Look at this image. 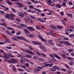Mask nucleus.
Here are the masks:
<instances>
[{"instance_id":"58","label":"nucleus","mask_w":74,"mask_h":74,"mask_svg":"<svg viewBox=\"0 0 74 74\" xmlns=\"http://www.w3.org/2000/svg\"><path fill=\"white\" fill-rule=\"evenodd\" d=\"M63 39L64 40H69V38H66L65 37H64L63 38Z\"/></svg>"},{"instance_id":"4","label":"nucleus","mask_w":74,"mask_h":74,"mask_svg":"<svg viewBox=\"0 0 74 74\" xmlns=\"http://www.w3.org/2000/svg\"><path fill=\"white\" fill-rule=\"evenodd\" d=\"M5 16H6L7 18L9 19H10V20H12V21H14V20H15V18H14L9 16H8V14L6 13H5Z\"/></svg>"},{"instance_id":"17","label":"nucleus","mask_w":74,"mask_h":74,"mask_svg":"<svg viewBox=\"0 0 74 74\" xmlns=\"http://www.w3.org/2000/svg\"><path fill=\"white\" fill-rule=\"evenodd\" d=\"M24 57H25L26 58H32V56H31L29 54L25 55L24 56Z\"/></svg>"},{"instance_id":"7","label":"nucleus","mask_w":74,"mask_h":74,"mask_svg":"<svg viewBox=\"0 0 74 74\" xmlns=\"http://www.w3.org/2000/svg\"><path fill=\"white\" fill-rule=\"evenodd\" d=\"M32 43L34 44V45H37V44H39L40 45H42V44L41 43L35 41H32Z\"/></svg>"},{"instance_id":"24","label":"nucleus","mask_w":74,"mask_h":74,"mask_svg":"<svg viewBox=\"0 0 74 74\" xmlns=\"http://www.w3.org/2000/svg\"><path fill=\"white\" fill-rule=\"evenodd\" d=\"M19 61H20L21 63H25V61L24 60H22V59H20L19 60Z\"/></svg>"},{"instance_id":"50","label":"nucleus","mask_w":74,"mask_h":74,"mask_svg":"<svg viewBox=\"0 0 74 74\" xmlns=\"http://www.w3.org/2000/svg\"><path fill=\"white\" fill-rule=\"evenodd\" d=\"M21 34V32L19 31L16 32V34L17 35H20Z\"/></svg>"},{"instance_id":"40","label":"nucleus","mask_w":74,"mask_h":74,"mask_svg":"<svg viewBox=\"0 0 74 74\" xmlns=\"http://www.w3.org/2000/svg\"><path fill=\"white\" fill-rule=\"evenodd\" d=\"M61 70L62 71H64V72H66V69H64L63 68H61Z\"/></svg>"},{"instance_id":"36","label":"nucleus","mask_w":74,"mask_h":74,"mask_svg":"<svg viewBox=\"0 0 74 74\" xmlns=\"http://www.w3.org/2000/svg\"><path fill=\"white\" fill-rule=\"evenodd\" d=\"M41 55H42V56H43V57H47V56L45 55V54L43 53H41Z\"/></svg>"},{"instance_id":"6","label":"nucleus","mask_w":74,"mask_h":74,"mask_svg":"<svg viewBox=\"0 0 74 74\" xmlns=\"http://www.w3.org/2000/svg\"><path fill=\"white\" fill-rule=\"evenodd\" d=\"M17 14L18 16H21V17H24V16H25L24 14L22 12H18L17 13Z\"/></svg>"},{"instance_id":"52","label":"nucleus","mask_w":74,"mask_h":74,"mask_svg":"<svg viewBox=\"0 0 74 74\" xmlns=\"http://www.w3.org/2000/svg\"><path fill=\"white\" fill-rule=\"evenodd\" d=\"M18 71H25L22 69H18Z\"/></svg>"},{"instance_id":"16","label":"nucleus","mask_w":74,"mask_h":74,"mask_svg":"<svg viewBox=\"0 0 74 74\" xmlns=\"http://www.w3.org/2000/svg\"><path fill=\"white\" fill-rule=\"evenodd\" d=\"M11 62L12 63H17V61L13 59H11Z\"/></svg>"},{"instance_id":"20","label":"nucleus","mask_w":74,"mask_h":74,"mask_svg":"<svg viewBox=\"0 0 74 74\" xmlns=\"http://www.w3.org/2000/svg\"><path fill=\"white\" fill-rule=\"evenodd\" d=\"M52 2V1L51 0H47V3L48 5H50V4H51Z\"/></svg>"},{"instance_id":"10","label":"nucleus","mask_w":74,"mask_h":74,"mask_svg":"<svg viewBox=\"0 0 74 74\" xmlns=\"http://www.w3.org/2000/svg\"><path fill=\"white\" fill-rule=\"evenodd\" d=\"M49 27L51 28L52 30H56V27L54 26L53 25H49Z\"/></svg>"},{"instance_id":"9","label":"nucleus","mask_w":74,"mask_h":74,"mask_svg":"<svg viewBox=\"0 0 74 74\" xmlns=\"http://www.w3.org/2000/svg\"><path fill=\"white\" fill-rule=\"evenodd\" d=\"M2 56L4 59H9V57L7 56V54L5 53Z\"/></svg>"},{"instance_id":"55","label":"nucleus","mask_w":74,"mask_h":74,"mask_svg":"<svg viewBox=\"0 0 74 74\" xmlns=\"http://www.w3.org/2000/svg\"><path fill=\"white\" fill-rule=\"evenodd\" d=\"M61 21L63 25H66V23H65V22L63 20H62Z\"/></svg>"},{"instance_id":"2","label":"nucleus","mask_w":74,"mask_h":74,"mask_svg":"<svg viewBox=\"0 0 74 74\" xmlns=\"http://www.w3.org/2000/svg\"><path fill=\"white\" fill-rule=\"evenodd\" d=\"M23 30L24 31V33L25 34H26V36L27 37H29V35H30V32L29 31V30L26 28L24 29Z\"/></svg>"},{"instance_id":"42","label":"nucleus","mask_w":74,"mask_h":74,"mask_svg":"<svg viewBox=\"0 0 74 74\" xmlns=\"http://www.w3.org/2000/svg\"><path fill=\"white\" fill-rule=\"evenodd\" d=\"M12 11L13 12H16V11L14 8H12Z\"/></svg>"},{"instance_id":"27","label":"nucleus","mask_w":74,"mask_h":74,"mask_svg":"<svg viewBox=\"0 0 74 74\" xmlns=\"http://www.w3.org/2000/svg\"><path fill=\"white\" fill-rule=\"evenodd\" d=\"M29 16L31 18H32V19H36V17H35V16H32V15H30Z\"/></svg>"},{"instance_id":"37","label":"nucleus","mask_w":74,"mask_h":74,"mask_svg":"<svg viewBox=\"0 0 74 74\" xmlns=\"http://www.w3.org/2000/svg\"><path fill=\"white\" fill-rule=\"evenodd\" d=\"M20 66L22 68H23V69H26V67L25 66L22 65H20Z\"/></svg>"},{"instance_id":"54","label":"nucleus","mask_w":74,"mask_h":74,"mask_svg":"<svg viewBox=\"0 0 74 74\" xmlns=\"http://www.w3.org/2000/svg\"><path fill=\"white\" fill-rule=\"evenodd\" d=\"M38 37L41 39L42 38V36H41L40 34L38 35Z\"/></svg>"},{"instance_id":"18","label":"nucleus","mask_w":74,"mask_h":74,"mask_svg":"<svg viewBox=\"0 0 74 74\" xmlns=\"http://www.w3.org/2000/svg\"><path fill=\"white\" fill-rule=\"evenodd\" d=\"M62 5L59 4H56V5L55 6L56 7H57V8H60L62 7Z\"/></svg>"},{"instance_id":"57","label":"nucleus","mask_w":74,"mask_h":74,"mask_svg":"<svg viewBox=\"0 0 74 74\" xmlns=\"http://www.w3.org/2000/svg\"><path fill=\"white\" fill-rule=\"evenodd\" d=\"M57 27L58 29H62V27L61 26H60L59 25L57 26Z\"/></svg>"},{"instance_id":"41","label":"nucleus","mask_w":74,"mask_h":74,"mask_svg":"<svg viewBox=\"0 0 74 74\" xmlns=\"http://www.w3.org/2000/svg\"><path fill=\"white\" fill-rule=\"evenodd\" d=\"M6 48H7V49H12V48L10 46L6 47Z\"/></svg>"},{"instance_id":"63","label":"nucleus","mask_w":74,"mask_h":74,"mask_svg":"<svg viewBox=\"0 0 74 74\" xmlns=\"http://www.w3.org/2000/svg\"><path fill=\"white\" fill-rule=\"evenodd\" d=\"M69 36L70 37H74V34H70L69 35Z\"/></svg>"},{"instance_id":"3","label":"nucleus","mask_w":74,"mask_h":74,"mask_svg":"<svg viewBox=\"0 0 74 74\" xmlns=\"http://www.w3.org/2000/svg\"><path fill=\"white\" fill-rule=\"evenodd\" d=\"M25 52H27V53H29L31 55H35V53L34 52H33L32 51L27 49L26 50H25Z\"/></svg>"},{"instance_id":"32","label":"nucleus","mask_w":74,"mask_h":74,"mask_svg":"<svg viewBox=\"0 0 74 74\" xmlns=\"http://www.w3.org/2000/svg\"><path fill=\"white\" fill-rule=\"evenodd\" d=\"M38 60H40V61H41V62L44 61V60L41 58H38Z\"/></svg>"},{"instance_id":"33","label":"nucleus","mask_w":74,"mask_h":74,"mask_svg":"<svg viewBox=\"0 0 74 74\" xmlns=\"http://www.w3.org/2000/svg\"><path fill=\"white\" fill-rule=\"evenodd\" d=\"M49 33H50V34H52V35H55V34H53V30H50V32H49Z\"/></svg>"},{"instance_id":"44","label":"nucleus","mask_w":74,"mask_h":74,"mask_svg":"<svg viewBox=\"0 0 74 74\" xmlns=\"http://www.w3.org/2000/svg\"><path fill=\"white\" fill-rule=\"evenodd\" d=\"M69 64L71 66H73V64H74V62H70L69 63Z\"/></svg>"},{"instance_id":"35","label":"nucleus","mask_w":74,"mask_h":74,"mask_svg":"<svg viewBox=\"0 0 74 74\" xmlns=\"http://www.w3.org/2000/svg\"><path fill=\"white\" fill-rule=\"evenodd\" d=\"M68 51L69 52H73V49H70L68 50Z\"/></svg>"},{"instance_id":"28","label":"nucleus","mask_w":74,"mask_h":74,"mask_svg":"<svg viewBox=\"0 0 74 74\" xmlns=\"http://www.w3.org/2000/svg\"><path fill=\"white\" fill-rule=\"evenodd\" d=\"M67 59L69 60H73L74 59V58H72L70 57H68Z\"/></svg>"},{"instance_id":"38","label":"nucleus","mask_w":74,"mask_h":74,"mask_svg":"<svg viewBox=\"0 0 74 74\" xmlns=\"http://www.w3.org/2000/svg\"><path fill=\"white\" fill-rule=\"evenodd\" d=\"M29 7L31 8H33L34 9V8H34V7L33 5H29Z\"/></svg>"},{"instance_id":"8","label":"nucleus","mask_w":74,"mask_h":74,"mask_svg":"<svg viewBox=\"0 0 74 74\" xmlns=\"http://www.w3.org/2000/svg\"><path fill=\"white\" fill-rule=\"evenodd\" d=\"M27 28L28 30L30 31H34V30H35V29L32 27H27Z\"/></svg>"},{"instance_id":"5","label":"nucleus","mask_w":74,"mask_h":74,"mask_svg":"<svg viewBox=\"0 0 74 74\" xmlns=\"http://www.w3.org/2000/svg\"><path fill=\"white\" fill-rule=\"evenodd\" d=\"M16 37H17V38H19V39H22V40H24V41H26V42H28V41L25 38H24L22 37L21 36H16Z\"/></svg>"},{"instance_id":"61","label":"nucleus","mask_w":74,"mask_h":74,"mask_svg":"<svg viewBox=\"0 0 74 74\" xmlns=\"http://www.w3.org/2000/svg\"><path fill=\"white\" fill-rule=\"evenodd\" d=\"M37 69H40V70L42 69V67H41L37 66Z\"/></svg>"},{"instance_id":"34","label":"nucleus","mask_w":74,"mask_h":74,"mask_svg":"<svg viewBox=\"0 0 74 74\" xmlns=\"http://www.w3.org/2000/svg\"><path fill=\"white\" fill-rule=\"evenodd\" d=\"M12 69L13 70H14V72H16V68L15 67H12Z\"/></svg>"},{"instance_id":"25","label":"nucleus","mask_w":74,"mask_h":74,"mask_svg":"<svg viewBox=\"0 0 74 74\" xmlns=\"http://www.w3.org/2000/svg\"><path fill=\"white\" fill-rule=\"evenodd\" d=\"M65 66L66 67V68L68 69H69V70H70V66H69V65L66 64H65Z\"/></svg>"},{"instance_id":"47","label":"nucleus","mask_w":74,"mask_h":74,"mask_svg":"<svg viewBox=\"0 0 74 74\" xmlns=\"http://www.w3.org/2000/svg\"><path fill=\"white\" fill-rule=\"evenodd\" d=\"M7 29L8 30H13V29L12 28L9 27H7Z\"/></svg>"},{"instance_id":"45","label":"nucleus","mask_w":74,"mask_h":74,"mask_svg":"<svg viewBox=\"0 0 74 74\" xmlns=\"http://www.w3.org/2000/svg\"><path fill=\"white\" fill-rule=\"evenodd\" d=\"M24 65L25 66H27V67H29V63H24Z\"/></svg>"},{"instance_id":"29","label":"nucleus","mask_w":74,"mask_h":74,"mask_svg":"<svg viewBox=\"0 0 74 74\" xmlns=\"http://www.w3.org/2000/svg\"><path fill=\"white\" fill-rule=\"evenodd\" d=\"M56 45L57 46H59L60 47H62L63 45H62L61 44H60L59 43H57L56 44Z\"/></svg>"},{"instance_id":"1","label":"nucleus","mask_w":74,"mask_h":74,"mask_svg":"<svg viewBox=\"0 0 74 74\" xmlns=\"http://www.w3.org/2000/svg\"><path fill=\"white\" fill-rule=\"evenodd\" d=\"M53 55H52V54L50 53L49 54L50 57L51 58H52L53 59H54V58H55V57L56 58H57V59H58L59 60H62V58L57 55L56 54L53 53Z\"/></svg>"},{"instance_id":"14","label":"nucleus","mask_w":74,"mask_h":74,"mask_svg":"<svg viewBox=\"0 0 74 74\" xmlns=\"http://www.w3.org/2000/svg\"><path fill=\"white\" fill-rule=\"evenodd\" d=\"M6 2L9 5H12V3L9 0H6Z\"/></svg>"},{"instance_id":"48","label":"nucleus","mask_w":74,"mask_h":74,"mask_svg":"<svg viewBox=\"0 0 74 74\" xmlns=\"http://www.w3.org/2000/svg\"><path fill=\"white\" fill-rule=\"evenodd\" d=\"M65 44H67V45H70V43L69 42L67 41H65L64 42Z\"/></svg>"},{"instance_id":"30","label":"nucleus","mask_w":74,"mask_h":74,"mask_svg":"<svg viewBox=\"0 0 74 74\" xmlns=\"http://www.w3.org/2000/svg\"><path fill=\"white\" fill-rule=\"evenodd\" d=\"M34 10H36V11H37L38 12H41V11L38 9H37L36 8H34Z\"/></svg>"},{"instance_id":"49","label":"nucleus","mask_w":74,"mask_h":74,"mask_svg":"<svg viewBox=\"0 0 74 74\" xmlns=\"http://www.w3.org/2000/svg\"><path fill=\"white\" fill-rule=\"evenodd\" d=\"M36 28L38 30H40V28L38 27V25L36 26Z\"/></svg>"},{"instance_id":"22","label":"nucleus","mask_w":74,"mask_h":74,"mask_svg":"<svg viewBox=\"0 0 74 74\" xmlns=\"http://www.w3.org/2000/svg\"><path fill=\"white\" fill-rule=\"evenodd\" d=\"M37 19L38 21L41 22H44V20H42L41 18H37Z\"/></svg>"},{"instance_id":"53","label":"nucleus","mask_w":74,"mask_h":74,"mask_svg":"<svg viewBox=\"0 0 74 74\" xmlns=\"http://www.w3.org/2000/svg\"><path fill=\"white\" fill-rule=\"evenodd\" d=\"M29 48L30 49V50H31V51H33V48L31 47H29Z\"/></svg>"},{"instance_id":"15","label":"nucleus","mask_w":74,"mask_h":74,"mask_svg":"<svg viewBox=\"0 0 74 74\" xmlns=\"http://www.w3.org/2000/svg\"><path fill=\"white\" fill-rule=\"evenodd\" d=\"M17 5H19V7L21 8L23 7L24 6L23 5H22L21 3L19 2H18L17 3Z\"/></svg>"},{"instance_id":"46","label":"nucleus","mask_w":74,"mask_h":74,"mask_svg":"<svg viewBox=\"0 0 74 74\" xmlns=\"http://www.w3.org/2000/svg\"><path fill=\"white\" fill-rule=\"evenodd\" d=\"M41 40L42 41H44V42H46V41H47V40H45V39H44V38H42H42H41Z\"/></svg>"},{"instance_id":"12","label":"nucleus","mask_w":74,"mask_h":74,"mask_svg":"<svg viewBox=\"0 0 74 74\" xmlns=\"http://www.w3.org/2000/svg\"><path fill=\"white\" fill-rule=\"evenodd\" d=\"M39 48H40V49H42L44 51H46V48H45V47H44L42 46H41L39 47Z\"/></svg>"},{"instance_id":"21","label":"nucleus","mask_w":74,"mask_h":74,"mask_svg":"<svg viewBox=\"0 0 74 74\" xmlns=\"http://www.w3.org/2000/svg\"><path fill=\"white\" fill-rule=\"evenodd\" d=\"M8 56H10V57H11L12 58L14 57V56L12 55V54H11V53H8Z\"/></svg>"},{"instance_id":"39","label":"nucleus","mask_w":74,"mask_h":74,"mask_svg":"<svg viewBox=\"0 0 74 74\" xmlns=\"http://www.w3.org/2000/svg\"><path fill=\"white\" fill-rule=\"evenodd\" d=\"M51 71H52L53 72L56 71V69H54V68H53L51 69Z\"/></svg>"},{"instance_id":"26","label":"nucleus","mask_w":74,"mask_h":74,"mask_svg":"<svg viewBox=\"0 0 74 74\" xmlns=\"http://www.w3.org/2000/svg\"><path fill=\"white\" fill-rule=\"evenodd\" d=\"M5 32H6V33L8 34L9 35L11 36H12V34H11V33H10V32L8 31H5Z\"/></svg>"},{"instance_id":"31","label":"nucleus","mask_w":74,"mask_h":74,"mask_svg":"<svg viewBox=\"0 0 74 74\" xmlns=\"http://www.w3.org/2000/svg\"><path fill=\"white\" fill-rule=\"evenodd\" d=\"M20 25L21 26H23V27H27V25H26L23 24H21Z\"/></svg>"},{"instance_id":"11","label":"nucleus","mask_w":74,"mask_h":74,"mask_svg":"<svg viewBox=\"0 0 74 74\" xmlns=\"http://www.w3.org/2000/svg\"><path fill=\"white\" fill-rule=\"evenodd\" d=\"M48 43L49 44L51 45H54L55 44L53 42V40H48Z\"/></svg>"},{"instance_id":"59","label":"nucleus","mask_w":74,"mask_h":74,"mask_svg":"<svg viewBox=\"0 0 74 74\" xmlns=\"http://www.w3.org/2000/svg\"><path fill=\"white\" fill-rule=\"evenodd\" d=\"M31 1L32 2L34 3H37V1H35V0H31Z\"/></svg>"},{"instance_id":"19","label":"nucleus","mask_w":74,"mask_h":74,"mask_svg":"<svg viewBox=\"0 0 74 74\" xmlns=\"http://www.w3.org/2000/svg\"><path fill=\"white\" fill-rule=\"evenodd\" d=\"M52 68H54V69H55L56 71V70L57 69H58V70L60 69V68L58 67V66H54L52 67Z\"/></svg>"},{"instance_id":"23","label":"nucleus","mask_w":74,"mask_h":74,"mask_svg":"<svg viewBox=\"0 0 74 74\" xmlns=\"http://www.w3.org/2000/svg\"><path fill=\"white\" fill-rule=\"evenodd\" d=\"M61 56H62V57L64 59H67V58H66V55H65V54H64L62 53L61 54Z\"/></svg>"},{"instance_id":"43","label":"nucleus","mask_w":74,"mask_h":74,"mask_svg":"<svg viewBox=\"0 0 74 74\" xmlns=\"http://www.w3.org/2000/svg\"><path fill=\"white\" fill-rule=\"evenodd\" d=\"M25 21H29L30 20V19L28 18H25Z\"/></svg>"},{"instance_id":"51","label":"nucleus","mask_w":74,"mask_h":74,"mask_svg":"<svg viewBox=\"0 0 74 74\" xmlns=\"http://www.w3.org/2000/svg\"><path fill=\"white\" fill-rule=\"evenodd\" d=\"M12 38L14 40V41H17V39H16V38H14V37H12Z\"/></svg>"},{"instance_id":"60","label":"nucleus","mask_w":74,"mask_h":74,"mask_svg":"<svg viewBox=\"0 0 74 74\" xmlns=\"http://www.w3.org/2000/svg\"><path fill=\"white\" fill-rule=\"evenodd\" d=\"M0 13L3 14H5V12H4L1 10H0Z\"/></svg>"},{"instance_id":"56","label":"nucleus","mask_w":74,"mask_h":74,"mask_svg":"<svg viewBox=\"0 0 74 74\" xmlns=\"http://www.w3.org/2000/svg\"><path fill=\"white\" fill-rule=\"evenodd\" d=\"M16 19L17 22H21V20L19 18H16Z\"/></svg>"},{"instance_id":"13","label":"nucleus","mask_w":74,"mask_h":74,"mask_svg":"<svg viewBox=\"0 0 74 74\" xmlns=\"http://www.w3.org/2000/svg\"><path fill=\"white\" fill-rule=\"evenodd\" d=\"M67 0H63V2L62 4V6H63L64 7H65V6H66V3L67 2Z\"/></svg>"},{"instance_id":"62","label":"nucleus","mask_w":74,"mask_h":74,"mask_svg":"<svg viewBox=\"0 0 74 74\" xmlns=\"http://www.w3.org/2000/svg\"><path fill=\"white\" fill-rule=\"evenodd\" d=\"M27 4H28V5H31V4H32V2H27Z\"/></svg>"},{"instance_id":"64","label":"nucleus","mask_w":74,"mask_h":74,"mask_svg":"<svg viewBox=\"0 0 74 74\" xmlns=\"http://www.w3.org/2000/svg\"><path fill=\"white\" fill-rule=\"evenodd\" d=\"M33 58L34 59H37V56H35L33 57Z\"/></svg>"}]
</instances>
